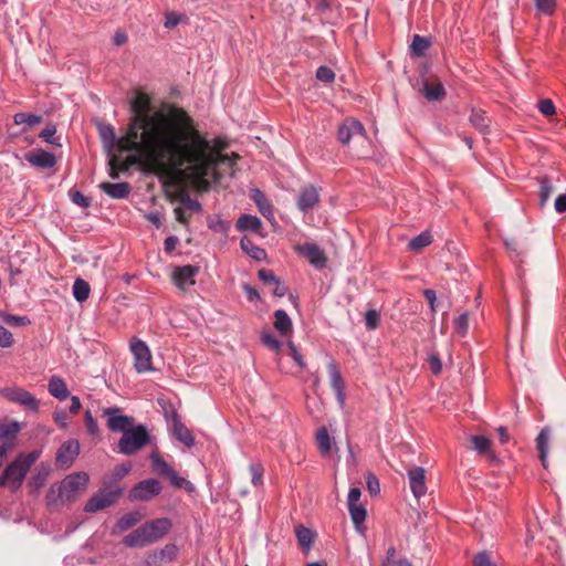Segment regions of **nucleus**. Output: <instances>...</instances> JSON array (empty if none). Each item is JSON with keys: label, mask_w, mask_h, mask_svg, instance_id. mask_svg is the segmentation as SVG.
<instances>
[{"label": "nucleus", "mask_w": 566, "mask_h": 566, "mask_svg": "<svg viewBox=\"0 0 566 566\" xmlns=\"http://www.w3.org/2000/svg\"><path fill=\"white\" fill-rule=\"evenodd\" d=\"M49 392L59 400H64L70 392L65 381L59 376H52L48 385Z\"/></svg>", "instance_id": "nucleus-25"}, {"label": "nucleus", "mask_w": 566, "mask_h": 566, "mask_svg": "<svg viewBox=\"0 0 566 566\" xmlns=\"http://www.w3.org/2000/svg\"><path fill=\"white\" fill-rule=\"evenodd\" d=\"M178 200L181 202L182 206H185L187 209L193 211V212H200L201 211V205L199 201L191 199V197L186 192L181 191L178 195Z\"/></svg>", "instance_id": "nucleus-45"}, {"label": "nucleus", "mask_w": 566, "mask_h": 566, "mask_svg": "<svg viewBox=\"0 0 566 566\" xmlns=\"http://www.w3.org/2000/svg\"><path fill=\"white\" fill-rule=\"evenodd\" d=\"M471 124L481 133H485L489 128V118L483 111H472L470 115Z\"/></svg>", "instance_id": "nucleus-39"}, {"label": "nucleus", "mask_w": 566, "mask_h": 566, "mask_svg": "<svg viewBox=\"0 0 566 566\" xmlns=\"http://www.w3.org/2000/svg\"><path fill=\"white\" fill-rule=\"evenodd\" d=\"M153 543L163 538L169 531L171 524L168 518H156L142 525Z\"/></svg>", "instance_id": "nucleus-17"}, {"label": "nucleus", "mask_w": 566, "mask_h": 566, "mask_svg": "<svg viewBox=\"0 0 566 566\" xmlns=\"http://www.w3.org/2000/svg\"><path fill=\"white\" fill-rule=\"evenodd\" d=\"M181 21V14L175 13V12H168L165 17V28L167 29H174L177 27Z\"/></svg>", "instance_id": "nucleus-60"}, {"label": "nucleus", "mask_w": 566, "mask_h": 566, "mask_svg": "<svg viewBox=\"0 0 566 566\" xmlns=\"http://www.w3.org/2000/svg\"><path fill=\"white\" fill-rule=\"evenodd\" d=\"M474 566H494L485 552L479 553L473 559Z\"/></svg>", "instance_id": "nucleus-64"}, {"label": "nucleus", "mask_w": 566, "mask_h": 566, "mask_svg": "<svg viewBox=\"0 0 566 566\" xmlns=\"http://www.w3.org/2000/svg\"><path fill=\"white\" fill-rule=\"evenodd\" d=\"M379 313L376 310H369L366 312L365 315V324L368 329H375L377 328L379 324Z\"/></svg>", "instance_id": "nucleus-54"}, {"label": "nucleus", "mask_w": 566, "mask_h": 566, "mask_svg": "<svg viewBox=\"0 0 566 566\" xmlns=\"http://www.w3.org/2000/svg\"><path fill=\"white\" fill-rule=\"evenodd\" d=\"M25 158L31 166L40 168H52L56 163L53 154L42 149L28 154Z\"/></svg>", "instance_id": "nucleus-19"}, {"label": "nucleus", "mask_w": 566, "mask_h": 566, "mask_svg": "<svg viewBox=\"0 0 566 566\" xmlns=\"http://www.w3.org/2000/svg\"><path fill=\"white\" fill-rule=\"evenodd\" d=\"M172 431L176 439L187 447H192L195 444V438L191 431L177 418L172 421Z\"/></svg>", "instance_id": "nucleus-26"}, {"label": "nucleus", "mask_w": 566, "mask_h": 566, "mask_svg": "<svg viewBox=\"0 0 566 566\" xmlns=\"http://www.w3.org/2000/svg\"><path fill=\"white\" fill-rule=\"evenodd\" d=\"M119 495H120V490L96 494L87 501L84 510H85V512H88V513L98 512V511L109 506L111 504H113Z\"/></svg>", "instance_id": "nucleus-14"}, {"label": "nucleus", "mask_w": 566, "mask_h": 566, "mask_svg": "<svg viewBox=\"0 0 566 566\" xmlns=\"http://www.w3.org/2000/svg\"><path fill=\"white\" fill-rule=\"evenodd\" d=\"M102 413L107 418V428L113 432L124 433L133 426V418L122 415V410L118 407L104 408Z\"/></svg>", "instance_id": "nucleus-7"}, {"label": "nucleus", "mask_w": 566, "mask_h": 566, "mask_svg": "<svg viewBox=\"0 0 566 566\" xmlns=\"http://www.w3.org/2000/svg\"><path fill=\"white\" fill-rule=\"evenodd\" d=\"M41 451L33 450L20 453L3 471L0 476V488L10 486L13 491L21 488L30 468L40 458Z\"/></svg>", "instance_id": "nucleus-2"}, {"label": "nucleus", "mask_w": 566, "mask_h": 566, "mask_svg": "<svg viewBox=\"0 0 566 566\" xmlns=\"http://www.w3.org/2000/svg\"><path fill=\"white\" fill-rule=\"evenodd\" d=\"M471 442L474 450L482 455H485L491 461H496V455L491 449V440L484 436H472Z\"/></svg>", "instance_id": "nucleus-23"}, {"label": "nucleus", "mask_w": 566, "mask_h": 566, "mask_svg": "<svg viewBox=\"0 0 566 566\" xmlns=\"http://www.w3.org/2000/svg\"><path fill=\"white\" fill-rule=\"evenodd\" d=\"M421 93L429 101H439L444 95V88L441 83L429 84L424 83Z\"/></svg>", "instance_id": "nucleus-35"}, {"label": "nucleus", "mask_w": 566, "mask_h": 566, "mask_svg": "<svg viewBox=\"0 0 566 566\" xmlns=\"http://www.w3.org/2000/svg\"><path fill=\"white\" fill-rule=\"evenodd\" d=\"M454 328L460 335H465L469 328V319L468 314L463 313L461 314L455 321H454Z\"/></svg>", "instance_id": "nucleus-55"}, {"label": "nucleus", "mask_w": 566, "mask_h": 566, "mask_svg": "<svg viewBox=\"0 0 566 566\" xmlns=\"http://www.w3.org/2000/svg\"><path fill=\"white\" fill-rule=\"evenodd\" d=\"M99 189L113 199H124L130 192V186L128 182H102Z\"/></svg>", "instance_id": "nucleus-20"}, {"label": "nucleus", "mask_w": 566, "mask_h": 566, "mask_svg": "<svg viewBox=\"0 0 566 566\" xmlns=\"http://www.w3.org/2000/svg\"><path fill=\"white\" fill-rule=\"evenodd\" d=\"M90 476L85 472L69 474L57 485V497L62 501L74 500L81 492L85 491Z\"/></svg>", "instance_id": "nucleus-4"}, {"label": "nucleus", "mask_w": 566, "mask_h": 566, "mask_svg": "<svg viewBox=\"0 0 566 566\" xmlns=\"http://www.w3.org/2000/svg\"><path fill=\"white\" fill-rule=\"evenodd\" d=\"M316 443L322 455H328L332 450V440L325 427H322L316 432Z\"/></svg>", "instance_id": "nucleus-31"}, {"label": "nucleus", "mask_w": 566, "mask_h": 566, "mask_svg": "<svg viewBox=\"0 0 566 566\" xmlns=\"http://www.w3.org/2000/svg\"><path fill=\"white\" fill-rule=\"evenodd\" d=\"M275 322L274 327L283 335H287L292 331V322L289 315L282 311L277 310L274 313Z\"/></svg>", "instance_id": "nucleus-32"}, {"label": "nucleus", "mask_w": 566, "mask_h": 566, "mask_svg": "<svg viewBox=\"0 0 566 566\" xmlns=\"http://www.w3.org/2000/svg\"><path fill=\"white\" fill-rule=\"evenodd\" d=\"M150 461L153 469L160 475L168 476L170 473H172V468L157 453L150 454Z\"/></svg>", "instance_id": "nucleus-40"}, {"label": "nucleus", "mask_w": 566, "mask_h": 566, "mask_svg": "<svg viewBox=\"0 0 566 566\" xmlns=\"http://www.w3.org/2000/svg\"><path fill=\"white\" fill-rule=\"evenodd\" d=\"M142 520V514L139 512H130L123 515L116 523V528L119 532L127 531L133 527Z\"/></svg>", "instance_id": "nucleus-34"}, {"label": "nucleus", "mask_w": 566, "mask_h": 566, "mask_svg": "<svg viewBox=\"0 0 566 566\" xmlns=\"http://www.w3.org/2000/svg\"><path fill=\"white\" fill-rule=\"evenodd\" d=\"M14 344L12 333L0 324V347L9 348Z\"/></svg>", "instance_id": "nucleus-51"}, {"label": "nucleus", "mask_w": 566, "mask_h": 566, "mask_svg": "<svg viewBox=\"0 0 566 566\" xmlns=\"http://www.w3.org/2000/svg\"><path fill=\"white\" fill-rule=\"evenodd\" d=\"M296 251L308 260L316 269H323L326 265L327 258L324 251L315 243H304L296 248Z\"/></svg>", "instance_id": "nucleus-12"}, {"label": "nucleus", "mask_w": 566, "mask_h": 566, "mask_svg": "<svg viewBox=\"0 0 566 566\" xmlns=\"http://www.w3.org/2000/svg\"><path fill=\"white\" fill-rule=\"evenodd\" d=\"M129 350L134 357V368L137 373L143 374L154 369L151 352L144 340L133 337L129 342Z\"/></svg>", "instance_id": "nucleus-5"}, {"label": "nucleus", "mask_w": 566, "mask_h": 566, "mask_svg": "<svg viewBox=\"0 0 566 566\" xmlns=\"http://www.w3.org/2000/svg\"><path fill=\"white\" fill-rule=\"evenodd\" d=\"M123 542L128 547H144L153 544L143 526L127 534Z\"/></svg>", "instance_id": "nucleus-21"}, {"label": "nucleus", "mask_w": 566, "mask_h": 566, "mask_svg": "<svg viewBox=\"0 0 566 566\" xmlns=\"http://www.w3.org/2000/svg\"><path fill=\"white\" fill-rule=\"evenodd\" d=\"M251 199L254 201L259 211L261 212V214L264 218H266V219L273 218V207L261 190L252 189L251 190Z\"/></svg>", "instance_id": "nucleus-22"}, {"label": "nucleus", "mask_w": 566, "mask_h": 566, "mask_svg": "<svg viewBox=\"0 0 566 566\" xmlns=\"http://www.w3.org/2000/svg\"><path fill=\"white\" fill-rule=\"evenodd\" d=\"M287 346H289V349H290V355L292 356V358L294 359V361L296 363V365L298 367H301L302 369H305L306 368V363L304 361L303 359V356L301 355V353L297 350L296 346L294 345L293 342H289L287 343Z\"/></svg>", "instance_id": "nucleus-56"}, {"label": "nucleus", "mask_w": 566, "mask_h": 566, "mask_svg": "<svg viewBox=\"0 0 566 566\" xmlns=\"http://www.w3.org/2000/svg\"><path fill=\"white\" fill-rule=\"evenodd\" d=\"M295 535L298 542V545L304 552H308L312 547L314 533L312 530L304 527L303 525H298L295 528Z\"/></svg>", "instance_id": "nucleus-30"}, {"label": "nucleus", "mask_w": 566, "mask_h": 566, "mask_svg": "<svg viewBox=\"0 0 566 566\" xmlns=\"http://www.w3.org/2000/svg\"><path fill=\"white\" fill-rule=\"evenodd\" d=\"M536 10L545 15H552L556 9V0H533Z\"/></svg>", "instance_id": "nucleus-44"}, {"label": "nucleus", "mask_w": 566, "mask_h": 566, "mask_svg": "<svg viewBox=\"0 0 566 566\" xmlns=\"http://www.w3.org/2000/svg\"><path fill=\"white\" fill-rule=\"evenodd\" d=\"M99 133H101L103 140L105 143H107L109 146H114L115 144H116V146H118L119 139H116V136H115V133H114V129L112 126L105 125V126L101 127ZM117 149L120 153L125 151V150H120L119 147H117Z\"/></svg>", "instance_id": "nucleus-46"}, {"label": "nucleus", "mask_w": 566, "mask_h": 566, "mask_svg": "<svg viewBox=\"0 0 566 566\" xmlns=\"http://www.w3.org/2000/svg\"><path fill=\"white\" fill-rule=\"evenodd\" d=\"M367 489L371 495H376L380 492L379 481L371 473L367 475Z\"/></svg>", "instance_id": "nucleus-62"}, {"label": "nucleus", "mask_w": 566, "mask_h": 566, "mask_svg": "<svg viewBox=\"0 0 566 566\" xmlns=\"http://www.w3.org/2000/svg\"><path fill=\"white\" fill-rule=\"evenodd\" d=\"M539 185V206L543 208L549 201L554 192L553 180L548 176L537 178Z\"/></svg>", "instance_id": "nucleus-27"}, {"label": "nucleus", "mask_w": 566, "mask_h": 566, "mask_svg": "<svg viewBox=\"0 0 566 566\" xmlns=\"http://www.w3.org/2000/svg\"><path fill=\"white\" fill-rule=\"evenodd\" d=\"M259 279L264 282L265 284H277L279 279L274 275V273L270 270H260L259 271Z\"/></svg>", "instance_id": "nucleus-61"}, {"label": "nucleus", "mask_w": 566, "mask_h": 566, "mask_svg": "<svg viewBox=\"0 0 566 566\" xmlns=\"http://www.w3.org/2000/svg\"><path fill=\"white\" fill-rule=\"evenodd\" d=\"M316 77L324 83H332L335 78V73L327 66H319L316 71Z\"/></svg>", "instance_id": "nucleus-53"}, {"label": "nucleus", "mask_w": 566, "mask_h": 566, "mask_svg": "<svg viewBox=\"0 0 566 566\" xmlns=\"http://www.w3.org/2000/svg\"><path fill=\"white\" fill-rule=\"evenodd\" d=\"M551 439V429L545 427L541 430L536 438V446L539 452V459L544 468H547L548 442Z\"/></svg>", "instance_id": "nucleus-24"}, {"label": "nucleus", "mask_w": 566, "mask_h": 566, "mask_svg": "<svg viewBox=\"0 0 566 566\" xmlns=\"http://www.w3.org/2000/svg\"><path fill=\"white\" fill-rule=\"evenodd\" d=\"M20 429V424L17 421L0 423V440H10L13 443Z\"/></svg>", "instance_id": "nucleus-36"}, {"label": "nucleus", "mask_w": 566, "mask_h": 566, "mask_svg": "<svg viewBox=\"0 0 566 566\" xmlns=\"http://www.w3.org/2000/svg\"><path fill=\"white\" fill-rule=\"evenodd\" d=\"M71 200L73 203L82 208H87L91 205L90 199L85 197L81 191H73L71 193Z\"/></svg>", "instance_id": "nucleus-58"}, {"label": "nucleus", "mask_w": 566, "mask_h": 566, "mask_svg": "<svg viewBox=\"0 0 566 566\" xmlns=\"http://www.w3.org/2000/svg\"><path fill=\"white\" fill-rule=\"evenodd\" d=\"M198 273V268L195 265L176 266L171 274V280L179 290H187L192 286L196 281L195 276Z\"/></svg>", "instance_id": "nucleus-11"}, {"label": "nucleus", "mask_w": 566, "mask_h": 566, "mask_svg": "<svg viewBox=\"0 0 566 566\" xmlns=\"http://www.w3.org/2000/svg\"><path fill=\"white\" fill-rule=\"evenodd\" d=\"M91 287L90 284L83 279H76L73 283V296L74 298L82 303L86 301L90 296Z\"/></svg>", "instance_id": "nucleus-33"}, {"label": "nucleus", "mask_w": 566, "mask_h": 566, "mask_svg": "<svg viewBox=\"0 0 566 566\" xmlns=\"http://www.w3.org/2000/svg\"><path fill=\"white\" fill-rule=\"evenodd\" d=\"M262 227V221L252 214H243L237 221V228L240 231L258 232Z\"/></svg>", "instance_id": "nucleus-28"}, {"label": "nucleus", "mask_w": 566, "mask_h": 566, "mask_svg": "<svg viewBox=\"0 0 566 566\" xmlns=\"http://www.w3.org/2000/svg\"><path fill=\"white\" fill-rule=\"evenodd\" d=\"M55 133L56 126L50 123L42 129V132L40 133V137L49 144L60 146L59 139L54 137Z\"/></svg>", "instance_id": "nucleus-48"}, {"label": "nucleus", "mask_w": 566, "mask_h": 566, "mask_svg": "<svg viewBox=\"0 0 566 566\" xmlns=\"http://www.w3.org/2000/svg\"><path fill=\"white\" fill-rule=\"evenodd\" d=\"M327 368L331 379V386L336 394L337 402L343 408L345 405V384L342 374L336 361L333 359L328 363Z\"/></svg>", "instance_id": "nucleus-15"}, {"label": "nucleus", "mask_w": 566, "mask_h": 566, "mask_svg": "<svg viewBox=\"0 0 566 566\" xmlns=\"http://www.w3.org/2000/svg\"><path fill=\"white\" fill-rule=\"evenodd\" d=\"M84 419H85V424H86L87 431L93 436L97 434L98 426L90 410L85 411Z\"/></svg>", "instance_id": "nucleus-59"}, {"label": "nucleus", "mask_w": 566, "mask_h": 566, "mask_svg": "<svg viewBox=\"0 0 566 566\" xmlns=\"http://www.w3.org/2000/svg\"><path fill=\"white\" fill-rule=\"evenodd\" d=\"M0 394L9 401L19 403L28 407L29 409L36 411L39 402L35 397L28 390L20 387H7L1 389Z\"/></svg>", "instance_id": "nucleus-9"}, {"label": "nucleus", "mask_w": 566, "mask_h": 566, "mask_svg": "<svg viewBox=\"0 0 566 566\" xmlns=\"http://www.w3.org/2000/svg\"><path fill=\"white\" fill-rule=\"evenodd\" d=\"M132 470V464L129 462L122 463L120 465L114 469V478L115 480H120L126 476Z\"/></svg>", "instance_id": "nucleus-63"}, {"label": "nucleus", "mask_w": 566, "mask_h": 566, "mask_svg": "<svg viewBox=\"0 0 566 566\" xmlns=\"http://www.w3.org/2000/svg\"><path fill=\"white\" fill-rule=\"evenodd\" d=\"M130 108L134 115L118 147L138 154L130 158L132 164H143L170 181L188 179L199 190H208L211 184L219 182L220 169L233 177L239 156L223 154L228 144L222 138L203 137L182 108L151 111L150 98L145 93H137Z\"/></svg>", "instance_id": "nucleus-1"}, {"label": "nucleus", "mask_w": 566, "mask_h": 566, "mask_svg": "<svg viewBox=\"0 0 566 566\" xmlns=\"http://www.w3.org/2000/svg\"><path fill=\"white\" fill-rule=\"evenodd\" d=\"M129 151L133 153V154H130L127 157L126 163L120 168H119L118 160L116 158L111 159V161H109V166H111L109 176H111V178H113V179L118 178L119 170H126L130 165H133L130 163V158L137 156L138 154L135 150H129Z\"/></svg>", "instance_id": "nucleus-42"}, {"label": "nucleus", "mask_w": 566, "mask_h": 566, "mask_svg": "<svg viewBox=\"0 0 566 566\" xmlns=\"http://www.w3.org/2000/svg\"><path fill=\"white\" fill-rule=\"evenodd\" d=\"M157 552L161 563H170L176 558L178 548L175 544H167Z\"/></svg>", "instance_id": "nucleus-43"}, {"label": "nucleus", "mask_w": 566, "mask_h": 566, "mask_svg": "<svg viewBox=\"0 0 566 566\" xmlns=\"http://www.w3.org/2000/svg\"><path fill=\"white\" fill-rule=\"evenodd\" d=\"M42 122V117L28 113H17L13 116V123L15 125L25 124L28 127H33Z\"/></svg>", "instance_id": "nucleus-41"}, {"label": "nucleus", "mask_w": 566, "mask_h": 566, "mask_svg": "<svg viewBox=\"0 0 566 566\" xmlns=\"http://www.w3.org/2000/svg\"><path fill=\"white\" fill-rule=\"evenodd\" d=\"M409 485L415 497L419 499L427 492L424 469L412 467L407 472Z\"/></svg>", "instance_id": "nucleus-16"}, {"label": "nucleus", "mask_w": 566, "mask_h": 566, "mask_svg": "<svg viewBox=\"0 0 566 566\" xmlns=\"http://www.w3.org/2000/svg\"><path fill=\"white\" fill-rule=\"evenodd\" d=\"M432 242V235L428 231H423L410 240L408 248L411 251H420Z\"/></svg>", "instance_id": "nucleus-37"}, {"label": "nucleus", "mask_w": 566, "mask_h": 566, "mask_svg": "<svg viewBox=\"0 0 566 566\" xmlns=\"http://www.w3.org/2000/svg\"><path fill=\"white\" fill-rule=\"evenodd\" d=\"M353 137H360L363 140H367L363 124L357 119L346 118L338 127L337 138L340 144L348 145Z\"/></svg>", "instance_id": "nucleus-8"}, {"label": "nucleus", "mask_w": 566, "mask_h": 566, "mask_svg": "<svg viewBox=\"0 0 566 566\" xmlns=\"http://www.w3.org/2000/svg\"><path fill=\"white\" fill-rule=\"evenodd\" d=\"M170 483L176 488H185L187 490H192V484L187 481L185 478H180L175 470L167 476Z\"/></svg>", "instance_id": "nucleus-52"}, {"label": "nucleus", "mask_w": 566, "mask_h": 566, "mask_svg": "<svg viewBox=\"0 0 566 566\" xmlns=\"http://www.w3.org/2000/svg\"><path fill=\"white\" fill-rule=\"evenodd\" d=\"M150 437L146 426L138 424L125 431L118 441V452L130 455L147 446Z\"/></svg>", "instance_id": "nucleus-3"}, {"label": "nucleus", "mask_w": 566, "mask_h": 566, "mask_svg": "<svg viewBox=\"0 0 566 566\" xmlns=\"http://www.w3.org/2000/svg\"><path fill=\"white\" fill-rule=\"evenodd\" d=\"M161 492V485L159 481L155 479H147L140 481L129 492V499L132 501H149Z\"/></svg>", "instance_id": "nucleus-10"}, {"label": "nucleus", "mask_w": 566, "mask_h": 566, "mask_svg": "<svg viewBox=\"0 0 566 566\" xmlns=\"http://www.w3.org/2000/svg\"><path fill=\"white\" fill-rule=\"evenodd\" d=\"M319 201L318 189L314 186H308L302 189L297 198V208L302 211H307Z\"/></svg>", "instance_id": "nucleus-18"}, {"label": "nucleus", "mask_w": 566, "mask_h": 566, "mask_svg": "<svg viewBox=\"0 0 566 566\" xmlns=\"http://www.w3.org/2000/svg\"><path fill=\"white\" fill-rule=\"evenodd\" d=\"M242 250L256 261H262L266 258L264 249L256 247L249 238L243 237L240 241Z\"/></svg>", "instance_id": "nucleus-29"}, {"label": "nucleus", "mask_w": 566, "mask_h": 566, "mask_svg": "<svg viewBox=\"0 0 566 566\" xmlns=\"http://www.w3.org/2000/svg\"><path fill=\"white\" fill-rule=\"evenodd\" d=\"M430 46V40L418 34L413 35L410 50L411 53L416 56L424 55L426 51Z\"/></svg>", "instance_id": "nucleus-38"}, {"label": "nucleus", "mask_w": 566, "mask_h": 566, "mask_svg": "<svg viewBox=\"0 0 566 566\" xmlns=\"http://www.w3.org/2000/svg\"><path fill=\"white\" fill-rule=\"evenodd\" d=\"M538 109L545 116H552L556 112L554 103L551 99H548V98L542 99L538 103Z\"/></svg>", "instance_id": "nucleus-57"}, {"label": "nucleus", "mask_w": 566, "mask_h": 566, "mask_svg": "<svg viewBox=\"0 0 566 566\" xmlns=\"http://www.w3.org/2000/svg\"><path fill=\"white\" fill-rule=\"evenodd\" d=\"M263 345L270 348L275 354H280L282 349V343L276 339L271 333H264L261 337Z\"/></svg>", "instance_id": "nucleus-47"}, {"label": "nucleus", "mask_w": 566, "mask_h": 566, "mask_svg": "<svg viewBox=\"0 0 566 566\" xmlns=\"http://www.w3.org/2000/svg\"><path fill=\"white\" fill-rule=\"evenodd\" d=\"M251 473V481L254 486H259L262 484L263 479V468L261 464L251 463L249 467Z\"/></svg>", "instance_id": "nucleus-50"}, {"label": "nucleus", "mask_w": 566, "mask_h": 566, "mask_svg": "<svg viewBox=\"0 0 566 566\" xmlns=\"http://www.w3.org/2000/svg\"><path fill=\"white\" fill-rule=\"evenodd\" d=\"M50 473H51L50 467L41 463L38 467L36 474L33 476L34 485L36 488L42 486L44 484V482L46 481L48 476L50 475Z\"/></svg>", "instance_id": "nucleus-49"}, {"label": "nucleus", "mask_w": 566, "mask_h": 566, "mask_svg": "<svg viewBox=\"0 0 566 566\" xmlns=\"http://www.w3.org/2000/svg\"><path fill=\"white\" fill-rule=\"evenodd\" d=\"M80 452V443L76 440L64 442L56 452L55 462L62 469H67Z\"/></svg>", "instance_id": "nucleus-13"}, {"label": "nucleus", "mask_w": 566, "mask_h": 566, "mask_svg": "<svg viewBox=\"0 0 566 566\" xmlns=\"http://www.w3.org/2000/svg\"><path fill=\"white\" fill-rule=\"evenodd\" d=\"M361 491L359 488H350L347 496V507L355 530L359 534L365 533L364 522L367 516L365 506L360 503Z\"/></svg>", "instance_id": "nucleus-6"}]
</instances>
